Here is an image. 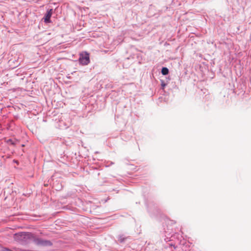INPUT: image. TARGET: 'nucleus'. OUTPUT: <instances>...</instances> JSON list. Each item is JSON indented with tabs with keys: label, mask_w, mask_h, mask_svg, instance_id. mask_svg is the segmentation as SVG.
Listing matches in <instances>:
<instances>
[{
	"label": "nucleus",
	"mask_w": 251,
	"mask_h": 251,
	"mask_svg": "<svg viewBox=\"0 0 251 251\" xmlns=\"http://www.w3.org/2000/svg\"><path fill=\"white\" fill-rule=\"evenodd\" d=\"M14 238L17 241H26L28 240L35 239L34 235L29 232H19L15 234Z\"/></svg>",
	"instance_id": "nucleus-1"
},
{
	"label": "nucleus",
	"mask_w": 251,
	"mask_h": 251,
	"mask_svg": "<svg viewBox=\"0 0 251 251\" xmlns=\"http://www.w3.org/2000/svg\"><path fill=\"white\" fill-rule=\"evenodd\" d=\"M80 63L83 65H86L90 62L89 55L88 53L85 52L84 53H81L79 58Z\"/></svg>",
	"instance_id": "nucleus-2"
},
{
	"label": "nucleus",
	"mask_w": 251,
	"mask_h": 251,
	"mask_svg": "<svg viewBox=\"0 0 251 251\" xmlns=\"http://www.w3.org/2000/svg\"><path fill=\"white\" fill-rule=\"evenodd\" d=\"M52 14V9H50L49 11L46 14L45 17V22L46 23H49L50 22V18Z\"/></svg>",
	"instance_id": "nucleus-3"
},
{
	"label": "nucleus",
	"mask_w": 251,
	"mask_h": 251,
	"mask_svg": "<svg viewBox=\"0 0 251 251\" xmlns=\"http://www.w3.org/2000/svg\"><path fill=\"white\" fill-rule=\"evenodd\" d=\"M36 242L37 244H41V245H50V242L48 241H42V240H40L39 239H37L36 240Z\"/></svg>",
	"instance_id": "nucleus-4"
},
{
	"label": "nucleus",
	"mask_w": 251,
	"mask_h": 251,
	"mask_svg": "<svg viewBox=\"0 0 251 251\" xmlns=\"http://www.w3.org/2000/svg\"><path fill=\"white\" fill-rule=\"evenodd\" d=\"M161 73L163 75H167L169 73V70L168 69V68H166V67H163L162 69V70H161Z\"/></svg>",
	"instance_id": "nucleus-5"
},
{
	"label": "nucleus",
	"mask_w": 251,
	"mask_h": 251,
	"mask_svg": "<svg viewBox=\"0 0 251 251\" xmlns=\"http://www.w3.org/2000/svg\"><path fill=\"white\" fill-rule=\"evenodd\" d=\"M7 142H8L11 143V144H13V143H12V141H11V140H9Z\"/></svg>",
	"instance_id": "nucleus-6"
}]
</instances>
